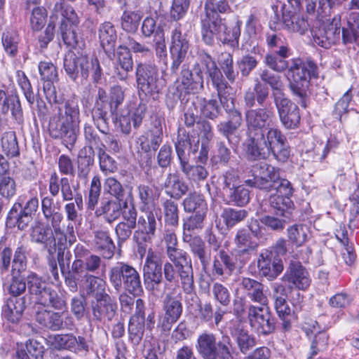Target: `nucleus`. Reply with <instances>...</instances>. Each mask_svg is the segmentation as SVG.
<instances>
[{
	"label": "nucleus",
	"instance_id": "1",
	"mask_svg": "<svg viewBox=\"0 0 359 359\" xmlns=\"http://www.w3.org/2000/svg\"><path fill=\"white\" fill-rule=\"evenodd\" d=\"M38 68L41 79L45 82L43 91L46 98L50 102L53 96L55 102L52 105L48 123L50 135L54 139H62L67 144L73 146L77 139L76 127L80 122L79 106L74 100H67L62 105L57 103L53 82L57 80L58 75L53 62H40Z\"/></svg>",
	"mask_w": 359,
	"mask_h": 359
},
{
	"label": "nucleus",
	"instance_id": "2",
	"mask_svg": "<svg viewBox=\"0 0 359 359\" xmlns=\"http://www.w3.org/2000/svg\"><path fill=\"white\" fill-rule=\"evenodd\" d=\"M244 146L252 160L265 159L271 154L278 161L285 162L290 154L285 136L273 127L269 126L250 142H245Z\"/></svg>",
	"mask_w": 359,
	"mask_h": 359
},
{
	"label": "nucleus",
	"instance_id": "3",
	"mask_svg": "<svg viewBox=\"0 0 359 359\" xmlns=\"http://www.w3.org/2000/svg\"><path fill=\"white\" fill-rule=\"evenodd\" d=\"M318 77V67L311 60L293 58L287 68V78L290 88L297 97V102L303 107H306L307 90L311 79Z\"/></svg>",
	"mask_w": 359,
	"mask_h": 359
},
{
	"label": "nucleus",
	"instance_id": "4",
	"mask_svg": "<svg viewBox=\"0 0 359 359\" xmlns=\"http://www.w3.org/2000/svg\"><path fill=\"white\" fill-rule=\"evenodd\" d=\"M63 67L67 76L73 81L79 79V76L86 81L91 74L93 82L97 83L102 75V70L97 57L89 59L86 55H76L73 51L65 54Z\"/></svg>",
	"mask_w": 359,
	"mask_h": 359
},
{
	"label": "nucleus",
	"instance_id": "5",
	"mask_svg": "<svg viewBox=\"0 0 359 359\" xmlns=\"http://www.w3.org/2000/svg\"><path fill=\"white\" fill-rule=\"evenodd\" d=\"M12 278L4 284L5 290L11 295L3 309V316L8 321L16 323L21 319L27 302L25 297H20L26 291L27 281L18 275L11 273Z\"/></svg>",
	"mask_w": 359,
	"mask_h": 359
},
{
	"label": "nucleus",
	"instance_id": "6",
	"mask_svg": "<svg viewBox=\"0 0 359 359\" xmlns=\"http://www.w3.org/2000/svg\"><path fill=\"white\" fill-rule=\"evenodd\" d=\"M242 22L236 20L234 25L227 26L225 19L201 25V35L203 41L208 45L214 43L215 38L223 44L231 48H236L239 44L241 27Z\"/></svg>",
	"mask_w": 359,
	"mask_h": 359
},
{
	"label": "nucleus",
	"instance_id": "7",
	"mask_svg": "<svg viewBox=\"0 0 359 359\" xmlns=\"http://www.w3.org/2000/svg\"><path fill=\"white\" fill-rule=\"evenodd\" d=\"M27 289L30 295L37 304L51 306L55 310L67 308L66 299L62 294L49 287L47 283L36 273L27 276Z\"/></svg>",
	"mask_w": 359,
	"mask_h": 359
},
{
	"label": "nucleus",
	"instance_id": "8",
	"mask_svg": "<svg viewBox=\"0 0 359 359\" xmlns=\"http://www.w3.org/2000/svg\"><path fill=\"white\" fill-rule=\"evenodd\" d=\"M231 340L227 335L217 341L215 334L203 332L197 338L196 349L203 359H233Z\"/></svg>",
	"mask_w": 359,
	"mask_h": 359
},
{
	"label": "nucleus",
	"instance_id": "9",
	"mask_svg": "<svg viewBox=\"0 0 359 359\" xmlns=\"http://www.w3.org/2000/svg\"><path fill=\"white\" fill-rule=\"evenodd\" d=\"M29 239L32 243L41 245L50 256L57 252L58 259L62 257L65 250L70 247L51 229L48 224L36 221L32 226Z\"/></svg>",
	"mask_w": 359,
	"mask_h": 359
},
{
	"label": "nucleus",
	"instance_id": "10",
	"mask_svg": "<svg viewBox=\"0 0 359 359\" xmlns=\"http://www.w3.org/2000/svg\"><path fill=\"white\" fill-rule=\"evenodd\" d=\"M204 78L198 62L194 65L192 69L183 67L180 74L169 88L175 97L180 99L183 95L198 93L204 88Z\"/></svg>",
	"mask_w": 359,
	"mask_h": 359
},
{
	"label": "nucleus",
	"instance_id": "11",
	"mask_svg": "<svg viewBox=\"0 0 359 359\" xmlns=\"http://www.w3.org/2000/svg\"><path fill=\"white\" fill-rule=\"evenodd\" d=\"M39 201L36 192L29 191L18 196L17 201L9 211V217L15 219L17 227L25 230L32 221L39 209Z\"/></svg>",
	"mask_w": 359,
	"mask_h": 359
},
{
	"label": "nucleus",
	"instance_id": "12",
	"mask_svg": "<svg viewBox=\"0 0 359 359\" xmlns=\"http://www.w3.org/2000/svg\"><path fill=\"white\" fill-rule=\"evenodd\" d=\"M135 80L139 96H154L160 91V75L158 67L152 62H137Z\"/></svg>",
	"mask_w": 359,
	"mask_h": 359
},
{
	"label": "nucleus",
	"instance_id": "13",
	"mask_svg": "<svg viewBox=\"0 0 359 359\" xmlns=\"http://www.w3.org/2000/svg\"><path fill=\"white\" fill-rule=\"evenodd\" d=\"M251 175L244 181L245 185L266 191H270L280 180L279 169L265 162H259L252 166Z\"/></svg>",
	"mask_w": 359,
	"mask_h": 359
},
{
	"label": "nucleus",
	"instance_id": "14",
	"mask_svg": "<svg viewBox=\"0 0 359 359\" xmlns=\"http://www.w3.org/2000/svg\"><path fill=\"white\" fill-rule=\"evenodd\" d=\"M275 118V111L272 107L248 109L245 112V121L247 127V139L250 142L258 133L270 126Z\"/></svg>",
	"mask_w": 359,
	"mask_h": 359
},
{
	"label": "nucleus",
	"instance_id": "15",
	"mask_svg": "<svg viewBox=\"0 0 359 359\" xmlns=\"http://www.w3.org/2000/svg\"><path fill=\"white\" fill-rule=\"evenodd\" d=\"M248 320L251 329L258 335L266 336L276 330V320L269 307L250 305Z\"/></svg>",
	"mask_w": 359,
	"mask_h": 359
},
{
	"label": "nucleus",
	"instance_id": "16",
	"mask_svg": "<svg viewBox=\"0 0 359 359\" xmlns=\"http://www.w3.org/2000/svg\"><path fill=\"white\" fill-rule=\"evenodd\" d=\"M165 289L168 290L163 300V311L165 317L163 321L164 329L170 330L172 325L175 323L182 313V293L178 285L170 287L168 283H165Z\"/></svg>",
	"mask_w": 359,
	"mask_h": 359
},
{
	"label": "nucleus",
	"instance_id": "17",
	"mask_svg": "<svg viewBox=\"0 0 359 359\" xmlns=\"http://www.w3.org/2000/svg\"><path fill=\"white\" fill-rule=\"evenodd\" d=\"M273 97L282 125L286 129L296 128L300 121L298 106L283 93H273Z\"/></svg>",
	"mask_w": 359,
	"mask_h": 359
},
{
	"label": "nucleus",
	"instance_id": "18",
	"mask_svg": "<svg viewBox=\"0 0 359 359\" xmlns=\"http://www.w3.org/2000/svg\"><path fill=\"white\" fill-rule=\"evenodd\" d=\"M189 48V43L187 34H182V25L175 24L171 31V44L170 46L172 64L171 72L176 74L181 64L184 62Z\"/></svg>",
	"mask_w": 359,
	"mask_h": 359
},
{
	"label": "nucleus",
	"instance_id": "19",
	"mask_svg": "<svg viewBox=\"0 0 359 359\" xmlns=\"http://www.w3.org/2000/svg\"><path fill=\"white\" fill-rule=\"evenodd\" d=\"M36 321L43 327L58 331L61 330H72L74 320L67 311L55 312L48 310L39 311L35 316Z\"/></svg>",
	"mask_w": 359,
	"mask_h": 359
},
{
	"label": "nucleus",
	"instance_id": "20",
	"mask_svg": "<svg viewBox=\"0 0 359 359\" xmlns=\"http://www.w3.org/2000/svg\"><path fill=\"white\" fill-rule=\"evenodd\" d=\"M50 339L53 346L57 350H67L76 354L89 351V342L81 335L76 337L72 333L57 334Z\"/></svg>",
	"mask_w": 359,
	"mask_h": 359
},
{
	"label": "nucleus",
	"instance_id": "21",
	"mask_svg": "<svg viewBox=\"0 0 359 359\" xmlns=\"http://www.w3.org/2000/svg\"><path fill=\"white\" fill-rule=\"evenodd\" d=\"M282 280L287 284L290 289L306 290L311 283L308 271L299 262H292L282 277Z\"/></svg>",
	"mask_w": 359,
	"mask_h": 359
},
{
	"label": "nucleus",
	"instance_id": "22",
	"mask_svg": "<svg viewBox=\"0 0 359 359\" xmlns=\"http://www.w3.org/2000/svg\"><path fill=\"white\" fill-rule=\"evenodd\" d=\"M161 218L156 212L145 211L139 217L137 225V229L134 232L133 240L135 242L151 241L155 236L158 222Z\"/></svg>",
	"mask_w": 359,
	"mask_h": 359
},
{
	"label": "nucleus",
	"instance_id": "23",
	"mask_svg": "<svg viewBox=\"0 0 359 359\" xmlns=\"http://www.w3.org/2000/svg\"><path fill=\"white\" fill-rule=\"evenodd\" d=\"M90 309L93 320L95 322L110 321L114 317L116 311V304L109 295L96 299H91Z\"/></svg>",
	"mask_w": 359,
	"mask_h": 359
},
{
	"label": "nucleus",
	"instance_id": "24",
	"mask_svg": "<svg viewBox=\"0 0 359 359\" xmlns=\"http://www.w3.org/2000/svg\"><path fill=\"white\" fill-rule=\"evenodd\" d=\"M257 265L260 273L269 280L275 279L283 270L282 260L273 257V252L268 250L260 253Z\"/></svg>",
	"mask_w": 359,
	"mask_h": 359
},
{
	"label": "nucleus",
	"instance_id": "25",
	"mask_svg": "<svg viewBox=\"0 0 359 359\" xmlns=\"http://www.w3.org/2000/svg\"><path fill=\"white\" fill-rule=\"evenodd\" d=\"M163 256L160 252L149 249L143 266L144 280H163Z\"/></svg>",
	"mask_w": 359,
	"mask_h": 359
},
{
	"label": "nucleus",
	"instance_id": "26",
	"mask_svg": "<svg viewBox=\"0 0 359 359\" xmlns=\"http://www.w3.org/2000/svg\"><path fill=\"white\" fill-rule=\"evenodd\" d=\"M236 0H206L205 4V17L202 19L201 25L222 20L219 14H228L232 12L231 5Z\"/></svg>",
	"mask_w": 359,
	"mask_h": 359
},
{
	"label": "nucleus",
	"instance_id": "27",
	"mask_svg": "<svg viewBox=\"0 0 359 359\" xmlns=\"http://www.w3.org/2000/svg\"><path fill=\"white\" fill-rule=\"evenodd\" d=\"M0 109L4 114L11 111L13 118L19 123L23 120L22 108L16 92L7 94L4 90L0 89Z\"/></svg>",
	"mask_w": 359,
	"mask_h": 359
},
{
	"label": "nucleus",
	"instance_id": "28",
	"mask_svg": "<svg viewBox=\"0 0 359 359\" xmlns=\"http://www.w3.org/2000/svg\"><path fill=\"white\" fill-rule=\"evenodd\" d=\"M44 218L50 222L52 230L56 233V236L58 235L68 245L71 246L76 242V237L74 224L68 223L64 229L61 228L60 223L63 219L61 212L55 211L51 213V215H48Z\"/></svg>",
	"mask_w": 359,
	"mask_h": 359
},
{
	"label": "nucleus",
	"instance_id": "29",
	"mask_svg": "<svg viewBox=\"0 0 359 359\" xmlns=\"http://www.w3.org/2000/svg\"><path fill=\"white\" fill-rule=\"evenodd\" d=\"M242 265L238 263L237 258L230 256L222 250L214 257L212 272L218 276L225 273L231 275L234 271L241 269Z\"/></svg>",
	"mask_w": 359,
	"mask_h": 359
},
{
	"label": "nucleus",
	"instance_id": "30",
	"mask_svg": "<svg viewBox=\"0 0 359 359\" xmlns=\"http://www.w3.org/2000/svg\"><path fill=\"white\" fill-rule=\"evenodd\" d=\"M115 67L119 80L126 81L133 69V60L128 48L119 46L115 53Z\"/></svg>",
	"mask_w": 359,
	"mask_h": 359
},
{
	"label": "nucleus",
	"instance_id": "31",
	"mask_svg": "<svg viewBox=\"0 0 359 359\" xmlns=\"http://www.w3.org/2000/svg\"><path fill=\"white\" fill-rule=\"evenodd\" d=\"M95 152L91 147H83L79 152L76 167L77 178L86 183L94 164Z\"/></svg>",
	"mask_w": 359,
	"mask_h": 359
},
{
	"label": "nucleus",
	"instance_id": "32",
	"mask_svg": "<svg viewBox=\"0 0 359 359\" xmlns=\"http://www.w3.org/2000/svg\"><path fill=\"white\" fill-rule=\"evenodd\" d=\"M175 147L180 163H182L184 161H189L190 152L195 154L198 151L199 140L193 146L189 135L184 129L180 128Z\"/></svg>",
	"mask_w": 359,
	"mask_h": 359
},
{
	"label": "nucleus",
	"instance_id": "33",
	"mask_svg": "<svg viewBox=\"0 0 359 359\" xmlns=\"http://www.w3.org/2000/svg\"><path fill=\"white\" fill-rule=\"evenodd\" d=\"M163 135L162 128L156 127L140 135L136 140V144L144 153L156 151L163 141Z\"/></svg>",
	"mask_w": 359,
	"mask_h": 359
},
{
	"label": "nucleus",
	"instance_id": "34",
	"mask_svg": "<svg viewBox=\"0 0 359 359\" xmlns=\"http://www.w3.org/2000/svg\"><path fill=\"white\" fill-rule=\"evenodd\" d=\"M183 241L187 243L191 252L197 257L203 268H205L210 260V253L206 250L205 242L199 236H192L191 233H183Z\"/></svg>",
	"mask_w": 359,
	"mask_h": 359
},
{
	"label": "nucleus",
	"instance_id": "35",
	"mask_svg": "<svg viewBox=\"0 0 359 359\" xmlns=\"http://www.w3.org/2000/svg\"><path fill=\"white\" fill-rule=\"evenodd\" d=\"M241 285L247 297L252 302L262 306L268 304V297L264 292V285L262 283L250 278H243Z\"/></svg>",
	"mask_w": 359,
	"mask_h": 359
},
{
	"label": "nucleus",
	"instance_id": "36",
	"mask_svg": "<svg viewBox=\"0 0 359 359\" xmlns=\"http://www.w3.org/2000/svg\"><path fill=\"white\" fill-rule=\"evenodd\" d=\"M234 243L236 252L238 255L246 256L248 259L249 255L257 248V243L252 241L251 233L245 229H239L237 231Z\"/></svg>",
	"mask_w": 359,
	"mask_h": 359
},
{
	"label": "nucleus",
	"instance_id": "37",
	"mask_svg": "<svg viewBox=\"0 0 359 359\" xmlns=\"http://www.w3.org/2000/svg\"><path fill=\"white\" fill-rule=\"evenodd\" d=\"M163 188L168 196L175 199H180L188 191L187 185L176 172L167 175Z\"/></svg>",
	"mask_w": 359,
	"mask_h": 359
},
{
	"label": "nucleus",
	"instance_id": "38",
	"mask_svg": "<svg viewBox=\"0 0 359 359\" xmlns=\"http://www.w3.org/2000/svg\"><path fill=\"white\" fill-rule=\"evenodd\" d=\"M93 245L95 248L101 252L103 257L111 259L115 250V245L109 236L107 230H97L94 232Z\"/></svg>",
	"mask_w": 359,
	"mask_h": 359
},
{
	"label": "nucleus",
	"instance_id": "39",
	"mask_svg": "<svg viewBox=\"0 0 359 359\" xmlns=\"http://www.w3.org/2000/svg\"><path fill=\"white\" fill-rule=\"evenodd\" d=\"M83 278L84 279L83 287L86 294L91 297L92 299H99L108 294L106 292V283L104 280L89 273H85Z\"/></svg>",
	"mask_w": 359,
	"mask_h": 359
},
{
	"label": "nucleus",
	"instance_id": "40",
	"mask_svg": "<svg viewBox=\"0 0 359 359\" xmlns=\"http://www.w3.org/2000/svg\"><path fill=\"white\" fill-rule=\"evenodd\" d=\"M95 214L97 216H103L107 223L111 224L122 214L121 203L114 200H104L95 210Z\"/></svg>",
	"mask_w": 359,
	"mask_h": 359
},
{
	"label": "nucleus",
	"instance_id": "41",
	"mask_svg": "<svg viewBox=\"0 0 359 359\" xmlns=\"http://www.w3.org/2000/svg\"><path fill=\"white\" fill-rule=\"evenodd\" d=\"M101 258L95 255H90L84 261L75 259L72 265V270L76 275L83 277L85 273H94L101 266Z\"/></svg>",
	"mask_w": 359,
	"mask_h": 359
},
{
	"label": "nucleus",
	"instance_id": "42",
	"mask_svg": "<svg viewBox=\"0 0 359 359\" xmlns=\"http://www.w3.org/2000/svg\"><path fill=\"white\" fill-rule=\"evenodd\" d=\"M224 201L229 205L243 207L250 201V191L243 185H238L224 195Z\"/></svg>",
	"mask_w": 359,
	"mask_h": 359
},
{
	"label": "nucleus",
	"instance_id": "43",
	"mask_svg": "<svg viewBox=\"0 0 359 359\" xmlns=\"http://www.w3.org/2000/svg\"><path fill=\"white\" fill-rule=\"evenodd\" d=\"M341 40L344 44H359V13L352 12L348 18V27L342 28Z\"/></svg>",
	"mask_w": 359,
	"mask_h": 359
},
{
	"label": "nucleus",
	"instance_id": "44",
	"mask_svg": "<svg viewBox=\"0 0 359 359\" xmlns=\"http://www.w3.org/2000/svg\"><path fill=\"white\" fill-rule=\"evenodd\" d=\"M271 207L275 210L277 215L282 217L289 218L290 210L294 207V203L289 197H283L280 194H272L269 197Z\"/></svg>",
	"mask_w": 359,
	"mask_h": 359
},
{
	"label": "nucleus",
	"instance_id": "45",
	"mask_svg": "<svg viewBox=\"0 0 359 359\" xmlns=\"http://www.w3.org/2000/svg\"><path fill=\"white\" fill-rule=\"evenodd\" d=\"M98 36L102 47L105 51L113 48L116 43L117 34L114 26L110 22L102 23L98 29Z\"/></svg>",
	"mask_w": 359,
	"mask_h": 359
},
{
	"label": "nucleus",
	"instance_id": "46",
	"mask_svg": "<svg viewBox=\"0 0 359 359\" xmlns=\"http://www.w3.org/2000/svg\"><path fill=\"white\" fill-rule=\"evenodd\" d=\"M123 289L133 295H138L142 292L140 273L135 267L130 264L127 272L125 273Z\"/></svg>",
	"mask_w": 359,
	"mask_h": 359
},
{
	"label": "nucleus",
	"instance_id": "47",
	"mask_svg": "<svg viewBox=\"0 0 359 359\" xmlns=\"http://www.w3.org/2000/svg\"><path fill=\"white\" fill-rule=\"evenodd\" d=\"M129 264L123 262H118L109 271V280L116 292L123 290L125 273L128 269Z\"/></svg>",
	"mask_w": 359,
	"mask_h": 359
},
{
	"label": "nucleus",
	"instance_id": "48",
	"mask_svg": "<svg viewBox=\"0 0 359 359\" xmlns=\"http://www.w3.org/2000/svg\"><path fill=\"white\" fill-rule=\"evenodd\" d=\"M143 13L140 10L123 11L121 17V26L122 29L128 33H135L138 29L140 22L142 18Z\"/></svg>",
	"mask_w": 359,
	"mask_h": 359
},
{
	"label": "nucleus",
	"instance_id": "49",
	"mask_svg": "<svg viewBox=\"0 0 359 359\" xmlns=\"http://www.w3.org/2000/svg\"><path fill=\"white\" fill-rule=\"evenodd\" d=\"M197 109H200L201 114L208 118H216L220 111L218 102L216 100H206L205 98L196 97L192 100Z\"/></svg>",
	"mask_w": 359,
	"mask_h": 359
},
{
	"label": "nucleus",
	"instance_id": "50",
	"mask_svg": "<svg viewBox=\"0 0 359 359\" xmlns=\"http://www.w3.org/2000/svg\"><path fill=\"white\" fill-rule=\"evenodd\" d=\"M43 346L36 340L29 339L26 342L25 348L17 352L18 359H43Z\"/></svg>",
	"mask_w": 359,
	"mask_h": 359
},
{
	"label": "nucleus",
	"instance_id": "51",
	"mask_svg": "<svg viewBox=\"0 0 359 359\" xmlns=\"http://www.w3.org/2000/svg\"><path fill=\"white\" fill-rule=\"evenodd\" d=\"M229 119L220 122L217 125L219 134L225 137L231 142V137L234 135L242 123V116H229Z\"/></svg>",
	"mask_w": 359,
	"mask_h": 359
},
{
	"label": "nucleus",
	"instance_id": "52",
	"mask_svg": "<svg viewBox=\"0 0 359 359\" xmlns=\"http://www.w3.org/2000/svg\"><path fill=\"white\" fill-rule=\"evenodd\" d=\"M180 168L185 176L194 182H200L205 180L208 176L207 169L201 165H191L189 161L180 163Z\"/></svg>",
	"mask_w": 359,
	"mask_h": 359
},
{
	"label": "nucleus",
	"instance_id": "53",
	"mask_svg": "<svg viewBox=\"0 0 359 359\" xmlns=\"http://www.w3.org/2000/svg\"><path fill=\"white\" fill-rule=\"evenodd\" d=\"M20 36L15 30H6L1 36V43L7 55L15 57L18 53Z\"/></svg>",
	"mask_w": 359,
	"mask_h": 359
},
{
	"label": "nucleus",
	"instance_id": "54",
	"mask_svg": "<svg viewBox=\"0 0 359 359\" xmlns=\"http://www.w3.org/2000/svg\"><path fill=\"white\" fill-rule=\"evenodd\" d=\"M1 149L3 152L9 158L20 155V149L15 133L14 131L5 132L1 137Z\"/></svg>",
	"mask_w": 359,
	"mask_h": 359
},
{
	"label": "nucleus",
	"instance_id": "55",
	"mask_svg": "<svg viewBox=\"0 0 359 359\" xmlns=\"http://www.w3.org/2000/svg\"><path fill=\"white\" fill-rule=\"evenodd\" d=\"M329 344V335L325 331L316 333L311 341L309 356L306 359H312L316 355L326 351Z\"/></svg>",
	"mask_w": 359,
	"mask_h": 359
},
{
	"label": "nucleus",
	"instance_id": "56",
	"mask_svg": "<svg viewBox=\"0 0 359 359\" xmlns=\"http://www.w3.org/2000/svg\"><path fill=\"white\" fill-rule=\"evenodd\" d=\"M28 247L24 244H20L16 248L12 262L11 273H20L27 267Z\"/></svg>",
	"mask_w": 359,
	"mask_h": 359
},
{
	"label": "nucleus",
	"instance_id": "57",
	"mask_svg": "<svg viewBox=\"0 0 359 359\" xmlns=\"http://www.w3.org/2000/svg\"><path fill=\"white\" fill-rule=\"evenodd\" d=\"M74 201H68L64 206L66 219L68 223L76 222L79 217V212L83 208V197L81 193H76Z\"/></svg>",
	"mask_w": 359,
	"mask_h": 359
},
{
	"label": "nucleus",
	"instance_id": "58",
	"mask_svg": "<svg viewBox=\"0 0 359 359\" xmlns=\"http://www.w3.org/2000/svg\"><path fill=\"white\" fill-rule=\"evenodd\" d=\"M288 241L296 247H301L307 241L309 229L303 224H294L287 230Z\"/></svg>",
	"mask_w": 359,
	"mask_h": 359
},
{
	"label": "nucleus",
	"instance_id": "59",
	"mask_svg": "<svg viewBox=\"0 0 359 359\" xmlns=\"http://www.w3.org/2000/svg\"><path fill=\"white\" fill-rule=\"evenodd\" d=\"M178 273L180 277L181 284L184 292H189L194 289L193 269L191 261L187 264L177 266Z\"/></svg>",
	"mask_w": 359,
	"mask_h": 359
},
{
	"label": "nucleus",
	"instance_id": "60",
	"mask_svg": "<svg viewBox=\"0 0 359 359\" xmlns=\"http://www.w3.org/2000/svg\"><path fill=\"white\" fill-rule=\"evenodd\" d=\"M76 27V25H68L65 21H61L60 34L65 44L70 48H76L79 46Z\"/></svg>",
	"mask_w": 359,
	"mask_h": 359
},
{
	"label": "nucleus",
	"instance_id": "61",
	"mask_svg": "<svg viewBox=\"0 0 359 359\" xmlns=\"http://www.w3.org/2000/svg\"><path fill=\"white\" fill-rule=\"evenodd\" d=\"M101 194V180L98 175L93 177L87 197V208L93 210L97 206Z\"/></svg>",
	"mask_w": 359,
	"mask_h": 359
},
{
	"label": "nucleus",
	"instance_id": "62",
	"mask_svg": "<svg viewBox=\"0 0 359 359\" xmlns=\"http://www.w3.org/2000/svg\"><path fill=\"white\" fill-rule=\"evenodd\" d=\"M248 215V212L245 210H236L231 208L224 209L222 213L225 224L227 227L231 228L238 222L244 220Z\"/></svg>",
	"mask_w": 359,
	"mask_h": 359
},
{
	"label": "nucleus",
	"instance_id": "63",
	"mask_svg": "<svg viewBox=\"0 0 359 359\" xmlns=\"http://www.w3.org/2000/svg\"><path fill=\"white\" fill-rule=\"evenodd\" d=\"M145 320H138L136 317H131L128 325V333L131 342L134 345L140 343L144 336Z\"/></svg>",
	"mask_w": 359,
	"mask_h": 359
},
{
	"label": "nucleus",
	"instance_id": "64",
	"mask_svg": "<svg viewBox=\"0 0 359 359\" xmlns=\"http://www.w3.org/2000/svg\"><path fill=\"white\" fill-rule=\"evenodd\" d=\"M163 207L166 225L177 227L179 224V210L177 203L167 199L163 202Z\"/></svg>",
	"mask_w": 359,
	"mask_h": 359
}]
</instances>
